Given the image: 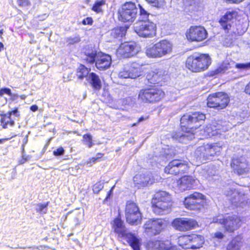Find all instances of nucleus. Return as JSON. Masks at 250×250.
Wrapping results in <instances>:
<instances>
[{"instance_id":"dca6fc26","label":"nucleus","mask_w":250,"mask_h":250,"mask_svg":"<svg viewBox=\"0 0 250 250\" xmlns=\"http://www.w3.org/2000/svg\"><path fill=\"white\" fill-rule=\"evenodd\" d=\"M205 196L195 192L185 198L184 205L186 208L190 210H199L203 206Z\"/></svg>"},{"instance_id":"79ce46f5","label":"nucleus","mask_w":250,"mask_h":250,"mask_svg":"<svg viewBox=\"0 0 250 250\" xmlns=\"http://www.w3.org/2000/svg\"><path fill=\"white\" fill-rule=\"evenodd\" d=\"M47 205V204H42L38 205L37 208L36 209L37 211L40 213H46Z\"/></svg>"},{"instance_id":"ddd939ff","label":"nucleus","mask_w":250,"mask_h":250,"mask_svg":"<svg viewBox=\"0 0 250 250\" xmlns=\"http://www.w3.org/2000/svg\"><path fill=\"white\" fill-rule=\"evenodd\" d=\"M221 149V147L217 145L206 144L198 147L195 150V154L200 158L203 157L210 160L212 156L219 155Z\"/></svg>"},{"instance_id":"7c9ffc66","label":"nucleus","mask_w":250,"mask_h":250,"mask_svg":"<svg viewBox=\"0 0 250 250\" xmlns=\"http://www.w3.org/2000/svg\"><path fill=\"white\" fill-rule=\"evenodd\" d=\"M154 246L157 250H180L176 246H173L169 241H157L154 242Z\"/></svg>"},{"instance_id":"f257e3e1","label":"nucleus","mask_w":250,"mask_h":250,"mask_svg":"<svg viewBox=\"0 0 250 250\" xmlns=\"http://www.w3.org/2000/svg\"><path fill=\"white\" fill-rule=\"evenodd\" d=\"M205 118V114L198 112L183 115L181 118L182 132L176 133L173 135L172 138L183 143H186V140H192L194 138L195 130L201 125L200 122Z\"/></svg>"},{"instance_id":"864d4df0","label":"nucleus","mask_w":250,"mask_h":250,"mask_svg":"<svg viewBox=\"0 0 250 250\" xmlns=\"http://www.w3.org/2000/svg\"><path fill=\"white\" fill-rule=\"evenodd\" d=\"M214 236H215V237H216L217 238L222 239L223 238L224 235L222 233H221L220 232H217L214 234Z\"/></svg>"},{"instance_id":"423d86ee","label":"nucleus","mask_w":250,"mask_h":250,"mask_svg":"<svg viewBox=\"0 0 250 250\" xmlns=\"http://www.w3.org/2000/svg\"><path fill=\"white\" fill-rule=\"evenodd\" d=\"M212 222L223 225L225 230L230 232L237 230L241 225L240 218L235 214L226 216L218 215L213 217Z\"/></svg>"},{"instance_id":"5fc2aeb1","label":"nucleus","mask_w":250,"mask_h":250,"mask_svg":"<svg viewBox=\"0 0 250 250\" xmlns=\"http://www.w3.org/2000/svg\"><path fill=\"white\" fill-rule=\"evenodd\" d=\"M147 117H146V118H144V117H140L139 119H138V121L137 122V123H134L133 124L132 126H135V125H138L139 123H140V122H143V121L146 120L147 119Z\"/></svg>"},{"instance_id":"a19ab883","label":"nucleus","mask_w":250,"mask_h":250,"mask_svg":"<svg viewBox=\"0 0 250 250\" xmlns=\"http://www.w3.org/2000/svg\"><path fill=\"white\" fill-rule=\"evenodd\" d=\"M148 2L152 4V5L157 7H161L163 6L165 0H146Z\"/></svg>"},{"instance_id":"0e129e2a","label":"nucleus","mask_w":250,"mask_h":250,"mask_svg":"<svg viewBox=\"0 0 250 250\" xmlns=\"http://www.w3.org/2000/svg\"><path fill=\"white\" fill-rule=\"evenodd\" d=\"M112 189H111L109 191V194H108V195L107 196L106 198H107L108 197V196H109L110 194L112 192Z\"/></svg>"},{"instance_id":"338daca9","label":"nucleus","mask_w":250,"mask_h":250,"mask_svg":"<svg viewBox=\"0 0 250 250\" xmlns=\"http://www.w3.org/2000/svg\"><path fill=\"white\" fill-rule=\"evenodd\" d=\"M76 220H77V222H78L79 220H78V218L77 217L76 218Z\"/></svg>"},{"instance_id":"1a4fd4ad","label":"nucleus","mask_w":250,"mask_h":250,"mask_svg":"<svg viewBox=\"0 0 250 250\" xmlns=\"http://www.w3.org/2000/svg\"><path fill=\"white\" fill-rule=\"evenodd\" d=\"M138 9L135 3L127 2L118 10L119 20L123 22H132L136 19Z\"/></svg>"},{"instance_id":"2eb2a0df","label":"nucleus","mask_w":250,"mask_h":250,"mask_svg":"<svg viewBox=\"0 0 250 250\" xmlns=\"http://www.w3.org/2000/svg\"><path fill=\"white\" fill-rule=\"evenodd\" d=\"M224 194L232 202L248 204V199H246V193L242 188H237L232 187L227 188Z\"/></svg>"},{"instance_id":"412c9836","label":"nucleus","mask_w":250,"mask_h":250,"mask_svg":"<svg viewBox=\"0 0 250 250\" xmlns=\"http://www.w3.org/2000/svg\"><path fill=\"white\" fill-rule=\"evenodd\" d=\"M164 225V221L161 219H150L144 225L146 232L150 235H156L161 232Z\"/></svg>"},{"instance_id":"20e7f679","label":"nucleus","mask_w":250,"mask_h":250,"mask_svg":"<svg viewBox=\"0 0 250 250\" xmlns=\"http://www.w3.org/2000/svg\"><path fill=\"white\" fill-rule=\"evenodd\" d=\"M172 51V44L168 41L163 40L146 49V54L149 58H160L169 55Z\"/></svg>"},{"instance_id":"de8ad7c7","label":"nucleus","mask_w":250,"mask_h":250,"mask_svg":"<svg viewBox=\"0 0 250 250\" xmlns=\"http://www.w3.org/2000/svg\"><path fill=\"white\" fill-rule=\"evenodd\" d=\"M12 115L15 116L17 117H20V114L19 113L18 108H15L13 110L9 112L7 114V115H9V116H11Z\"/></svg>"},{"instance_id":"49530a36","label":"nucleus","mask_w":250,"mask_h":250,"mask_svg":"<svg viewBox=\"0 0 250 250\" xmlns=\"http://www.w3.org/2000/svg\"><path fill=\"white\" fill-rule=\"evenodd\" d=\"M4 94H7L9 96H11L12 95L11 90L8 88H4L0 89V96H2Z\"/></svg>"},{"instance_id":"13d9d810","label":"nucleus","mask_w":250,"mask_h":250,"mask_svg":"<svg viewBox=\"0 0 250 250\" xmlns=\"http://www.w3.org/2000/svg\"><path fill=\"white\" fill-rule=\"evenodd\" d=\"M38 107L37 105H32L31 107H30V109L32 111H36L38 110Z\"/></svg>"},{"instance_id":"473e14b6","label":"nucleus","mask_w":250,"mask_h":250,"mask_svg":"<svg viewBox=\"0 0 250 250\" xmlns=\"http://www.w3.org/2000/svg\"><path fill=\"white\" fill-rule=\"evenodd\" d=\"M126 33V29L124 27H117L111 30L109 34L112 39L121 38L124 36Z\"/></svg>"},{"instance_id":"69168bd1","label":"nucleus","mask_w":250,"mask_h":250,"mask_svg":"<svg viewBox=\"0 0 250 250\" xmlns=\"http://www.w3.org/2000/svg\"><path fill=\"white\" fill-rule=\"evenodd\" d=\"M248 8H249V14H250V4L248 6Z\"/></svg>"},{"instance_id":"3c124183","label":"nucleus","mask_w":250,"mask_h":250,"mask_svg":"<svg viewBox=\"0 0 250 250\" xmlns=\"http://www.w3.org/2000/svg\"><path fill=\"white\" fill-rule=\"evenodd\" d=\"M28 142V136L26 135L23 139L22 145V152H24V146Z\"/></svg>"},{"instance_id":"b1692460","label":"nucleus","mask_w":250,"mask_h":250,"mask_svg":"<svg viewBox=\"0 0 250 250\" xmlns=\"http://www.w3.org/2000/svg\"><path fill=\"white\" fill-rule=\"evenodd\" d=\"M140 73L139 68L135 67L134 64L126 65L119 72L118 76L123 79H135L140 75Z\"/></svg>"},{"instance_id":"72a5a7b5","label":"nucleus","mask_w":250,"mask_h":250,"mask_svg":"<svg viewBox=\"0 0 250 250\" xmlns=\"http://www.w3.org/2000/svg\"><path fill=\"white\" fill-rule=\"evenodd\" d=\"M153 200L162 202L166 201L167 202H170L171 197L170 195L166 191H161L157 192L155 195Z\"/></svg>"},{"instance_id":"f03ea898","label":"nucleus","mask_w":250,"mask_h":250,"mask_svg":"<svg viewBox=\"0 0 250 250\" xmlns=\"http://www.w3.org/2000/svg\"><path fill=\"white\" fill-rule=\"evenodd\" d=\"M211 63V60L208 54L195 53L187 58L186 66L192 72H199L207 69Z\"/></svg>"},{"instance_id":"f3484780","label":"nucleus","mask_w":250,"mask_h":250,"mask_svg":"<svg viewBox=\"0 0 250 250\" xmlns=\"http://www.w3.org/2000/svg\"><path fill=\"white\" fill-rule=\"evenodd\" d=\"M165 173L177 175L183 173L188 170L187 161L175 159L170 161L165 168Z\"/></svg>"},{"instance_id":"6ab92c4d","label":"nucleus","mask_w":250,"mask_h":250,"mask_svg":"<svg viewBox=\"0 0 250 250\" xmlns=\"http://www.w3.org/2000/svg\"><path fill=\"white\" fill-rule=\"evenodd\" d=\"M172 225L179 231H185L194 229L197 225V222L191 218H178L173 221Z\"/></svg>"},{"instance_id":"2f4dec72","label":"nucleus","mask_w":250,"mask_h":250,"mask_svg":"<svg viewBox=\"0 0 250 250\" xmlns=\"http://www.w3.org/2000/svg\"><path fill=\"white\" fill-rule=\"evenodd\" d=\"M242 243V238L240 236H237L229 243L227 250H240Z\"/></svg>"},{"instance_id":"09e8293b","label":"nucleus","mask_w":250,"mask_h":250,"mask_svg":"<svg viewBox=\"0 0 250 250\" xmlns=\"http://www.w3.org/2000/svg\"><path fill=\"white\" fill-rule=\"evenodd\" d=\"M93 22V20L91 18L87 17L86 19H84L82 23L83 25H91Z\"/></svg>"},{"instance_id":"7ed1b4c3","label":"nucleus","mask_w":250,"mask_h":250,"mask_svg":"<svg viewBox=\"0 0 250 250\" xmlns=\"http://www.w3.org/2000/svg\"><path fill=\"white\" fill-rule=\"evenodd\" d=\"M112 228L114 232L119 236L125 237L133 250H140V240L134 234L129 232L126 228L124 222L120 218H116L113 221Z\"/></svg>"},{"instance_id":"680f3d73","label":"nucleus","mask_w":250,"mask_h":250,"mask_svg":"<svg viewBox=\"0 0 250 250\" xmlns=\"http://www.w3.org/2000/svg\"><path fill=\"white\" fill-rule=\"evenodd\" d=\"M232 42V40H231L229 42H225V45L227 46H229Z\"/></svg>"},{"instance_id":"603ef678","label":"nucleus","mask_w":250,"mask_h":250,"mask_svg":"<svg viewBox=\"0 0 250 250\" xmlns=\"http://www.w3.org/2000/svg\"><path fill=\"white\" fill-rule=\"evenodd\" d=\"M245 92L246 94L250 95V82L245 86Z\"/></svg>"},{"instance_id":"4468645a","label":"nucleus","mask_w":250,"mask_h":250,"mask_svg":"<svg viewBox=\"0 0 250 250\" xmlns=\"http://www.w3.org/2000/svg\"><path fill=\"white\" fill-rule=\"evenodd\" d=\"M231 128L229 123L227 122H212L211 124L207 125L205 132L209 137H212L228 131Z\"/></svg>"},{"instance_id":"e2e57ef3","label":"nucleus","mask_w":250,"mask_h":250,"mask_svg":"<svg viewBox=\"0 0 250 250\" xmlns=\"http://www.w3.org/2000/svg\"><path fill=\"white\" fill-rule=\"evenodd\" d=\"M3 33V29H0V37H1V35Z\"/></svg>"},{"instance_id":"c03bdc74","label":"nucleus","mask_w":250,"mask_h":250,"mask_svg":"<svg viewBox=\"0 0 250 250\" xmlns=\"http://www.w3.org/2000/svg\"><path fill=\"white\" fill-rule=\"evenodd\" d=\"M64 152V149L62 147H60L53 151V154L56 156H59L62 155Z\"/></svg>"},{"instance_id":"58836bf2","label":"nucleus","mask_w":250,"mask_h":250,"mask_svg":"<svg viewBox=\"0 0 250 250\" xmlns=\"http://www.w3.org/2000/svg\"><path fill=\"white\" fill-rule=\"evenodd\" d=\"M83 142L84 144L87 145L88 147H91L93 145L92 136L90 134H85L83 136Z\"/></svg>"},{"instance_id":"9d476101","label":"nucleus","mask_w":250,"mask_h":250,"mask_svg":"<svg viewBox=\"0 0 250 250\" xmlns=\"http://www.w3.org/2000/svg\"><path fill=\"white\" fill-rule=\"evenodd\" d=\"M134 30L140 37L152 38L156 34V26L150 21H141L136 24Z\"/></svg>"},{"instance_id":"774afa93","label":"nucleus","mask_w":250,"mask_h":250,"mask_svg":"<svg viewBox=\"0 0 250 250\" xmlns=\"http://www.w3.org/2000/svg\"><path fill=\"white\" fill-rule=\"evenodd\" d=\"M2 143V141L0 139V144Z\"/></svg>"},{"instance_id":"bf43d9fd","label":"nucleus","mask_w":250,"mask_h":250,"mask_svg":"<svg viewBox=\"0 0 250 250\" xmlns=\"http://www.w3.org/2000/svg\"><path fill=\"white\" fill-rule=\"evenodd\" d=\"M16 173L17 172H16V171L15 170L13 171V175L12 176V179H14L15 178V176L16 175Z\"/></svg>"},{"instance_id":"f8f14e48","label":"nucleus","mask_w":250,"mask_h":250,"mask_svg":"<svg viewBox=\"0 0 250 250\" xmlns=\"http://www.w3.org/2000/svg\"><path fill=\"white\" fill-rule=\"evenodd\" d=\"M126 221L131 225H138L141 222L142 215L137 205L133 202H127L125 208Z\"/></svg>"},{"instance_id":"5701e85b","label":"nucleus","mask_w":250,"mask_h":250,"mask_svg":"<svg viewBox=\"0 0 250 250\" xmlns=\"http://www.w3.org/2000/svg\"><path fill=\"white\" fill-rule=\"evenodd\" d=\"M233 65L235 68L241 70H246L250 69V62L235 64L234 62H232L230 63L226 62H224L218 68H216L214 71H213V75L224 73L226 70L233 67Z\"/></svg>"},{"instance_id":"c9c22d12","label":"nucleus","mask_w":250,"mask_h":250,"mask_svg":"<svg viewBox=\"0 0 250 250\" xmlns=\"http://www.w3.org/2000/svg\"><path fill=\"white\" fill-rule=\"evenodd\" d=\"M140 6V17L139 21H149L148 19L149 14L141 6Z\"/></svg>"},{"instance_id":"39448f33","label":"nucleus","mask_w":250,"mask_h":250,"mask_svg":"<svg viewBox=\"0 0 250 250\" xmlns=\"http://www.w3.org/2000/svg\"><path fill=\"white\" fill-rule=\"evenodd\" d=\"M85 56L84 60L89 63L95 62L96 67L100 70L108 69L111 63V56L101 52L97 53L92 51L90 53H85Z\"/></svg>"},{"instance_id":"aec40b11","label":"nucleus","mask_w":250,"mask_h":250,"mask_svg":"<svg viewBox=\"0 0 250 250\" xmlns=\"http://www.w3.org/2000/svg\"><path fill=\"white\" fill-rule=\"evenodd\" d=\"M231 167L239 175L248 173L250 171V166L245 158H233L231 163Z\"/></svg>"},{"instance_id":"cd10ccee","label":"nucleus","mask_w":250,"mask_h":250,"mask_svg":"<svg viewBox=\"0 0 250 250\" xmlns=\"http://www.w3.org/2000/svg\"><path fill=\"white\" fill-rule=\"evenodd\" d=\"M152 208L154 212L158 215H162L168 212V209L171 206V202L166 201H159L156 200H152Z\"/></svg>"},{"instance_id":"4d7b16f0","label":"nucleus","mask_w":250,"mask_h":250,"mask_svg":"<svg viewBox=\"0 0 250 250\" xmlns=\"http://www.w3.org/2000/svg\"><path fill=\"white\" fill-rule=\"evenodd\" d=\"M24 152H22V158L19 162L20 164H22L24 163L27 160L26 159L24 158Z\"/></svg>"},{"instance_id":"ea45409f","label":"nucleus","mask_w":250,"mask_h":250,"mask_svg":"<svg viewBox=\"0 0 250 250\" xmlns=\"http://www.w3.org/2000/svg\"><path fill=\"white\" fill-rule=\"evenodd\" d=\"M11 116H9V115H8V117L7 118H4L2 120V124H3V127L5 128H7L8 125H10V126H12L14 125V121L12 120L10 118Z\"/></svg>"},{"instance_id":"f704fd0d","label":"nucleus","mask_w":250,"mask_h":250,"mask_svg":"<svg viewBox=\"0 0 250 250\" xmlns=\"http://www.w3.org/2000/svg\"><path fill=\"white\" fill-rule=\"evenodd\" d=\"M179 245L184 249H190L189 235L181 236L178 238Z\"/></svg>"},{"instance_id":"9b49d317","label":"nucleus","mask_w":250,"mask_h":250,"mask_svg":"<svg viewBox=\"0 0 250 250\" xmlns=\"http://www.w3.org/2000/svg\"><path fill=\"white\" fill-rule=\"evenodd\" d=\"M229 102L227 94L224 92H218L210 95L207 99V105L209 107L223 109Z\"/></svg>"},{"instance_id":"4be33fe9","label":"nucleus","mask_w":250,"mask_h":250,"mask_svg":"<svg viewBox=\"0 0 250 250\" xmlns=\"http://www.w3.org/2000/svg\"><path fill=\"white\" fill-rule=\"evenodd\" d=\"M137 52L134 42H125L122 43L117 50V53L124 58H129L134 55Z\"/></svg>"},{"instance_id":"0eeeda50","label":"nucleus","mask_w":250,"mask_h":250,"mask_svg":"<svg viewBox=\"0 0 250 250\" xmlns=\"http://www.w3.org/2000/svg\"><path fill=\"white\" fill-rule=\"evenodd\" d=\"M90 71V69L87 68L83 65H80L77 69L76 75L80 80L86 78L94 90H99L102 87L101 80L99 76L95 73H89Z\"/></svg>"},{"instance_id":"37998d69","label":"nucleus","mask_w":250,"mask_h":250,"mask_svg":"<svg viewBox=\"0 0 250 250\" xmlns=\"http://www.w3.org/2000/svg\"><path fill=\"white\" fill-rule=\"evenodd\" d=\"M103 184L100 182L96 183L93 187V190L94 193H98L103 188Z\"/></svg>"},{"instance_id":"6e6d98bb","label":"nucleus","mask_w":250,"mask_h":250,"mask_svg":"<svg viewBox=\"0 0 250 250\" xmlns=\"http://www.w3.org/2000/svg\"><path fill=\"white\" fill-rule=\"evenodd\" d=\"M230 3H239L243 1L244 0H226Z\"/></svg>"},{"instance_id":"c85d7f7f","label":"nucleus","mask_w":250,"mask_h":250,"mask_svg":"<svg viewBox=\"0 0 250 250\" xmlns=\"http://www.w3.org/2000/svg\"><path fill=\"white\" fill-rule=\"evenodd\" d=\"M237 13L235 11H228L220 20L219 22L222 28L226 31L229 30L231 27L232 21L236 17Z\"/></svg>"},{"instance_id":"c756f323","label":"nucleus","mask_w":250,"mask_h":250,"mask_svg":"<svg viewBox=\"0 0 250 250\" xmlns=\"http://www.w3.org/2000/svg\"><path fill=\"white\" fill-rule=\"evenodd\" d=\"M190 236V249H197L201 248L204 243V237L200 235L191 234Z\"/></svg>"},{"instance_id":"393cba45","label":"nucleus","mask_w":250,"mask_h":250,"mask_svg":"<svg viewBox=\"0 0 250 250\" xmlns=\"http://www.w3.org/2000/svg\"><path fill=\"white\" fill-rule=\"evenodd\" d=\"M167 72L162 69H155L148 72L146 79L150 83H158L166 79Z\"/></svg>"},{"instance_id":"052dcab7","label":"nucleus","mask_w":250,"mask_h":250,"mask_svg":"<svg viewBox=\"0 0 250 250\" xmlns=\"http://www.w3.org/2000/svg\"><path fill=\"white\" fill-rule=\"evenodd\" d=\"M4 48V45L2 43L0 42V51H1Z\"/></svg>"},{"instance_id":"bb28decb","label":"nucleus","mask_w":250,"mask_h":250,"mask_svg":"<svg viewBox=\"0 0 250 250\" xmlns=\"http://www.w3.org/2000/svg\"><path fill=\"white\" fill-rule=\"evenodd\" d=\"M196 180L190 176H184L177 181V186L181 191L190 189L194 187Z\"/></svg>"},{"instance_id":"a211bd4d","label":"nucleus","mask_w":250,"mask_h":250,"mask_svg":"<svg viewBox=\"0 0 250 250\" xmlns=\"http://www.w3.org/2000/svg\"><path fill=\"white\" fill-rule=\"evenodd\" d=\"M207 32L201 26H192L187 31L186 36L188 40L191 42H201L207 37Z\"/></svg>"},{"instance_id":"6e6552de","label":"nucleus","mask_w":250,"mask_h":250,"mask_svg":"<svg viewBox=\"0 0 250 250\" xmlns=\"http://www.w3.org/2000/svg\"><path fill=\"white\" fill-rule=\"evenodd\" d=\"M164 95L162 89L151 87L141 90L138 94V98L145 103H153L160 101Z\"/></svg>"},{"instance_id":"e433bc0d","label":"nucleus","mask_w":250,"mask_h":250,"mask_svg":"<svg viewBox=\"0 0 250 250\" xmlns=\"http://www.w3.org/2000/svg\"><path fill=\"white\" fill-rule=\"evenodd\" d=\"M105 4L104 0L97 1L93 5L92 9L96 13L102 12V6Z\"/></svg>"},{"instance_id":"8fccbe9b","label":"nucleus","mask_w":250,"mask_h":250,"mask_svg":"<svg viewBox=\"0 0 250 250\" xmlns=\"http://www.w3.org/2000/svg\"><path fill=\"white\" fill-rule=\"evenodd\" d=\"M103 156V154L102 153H98L97 154V156L96 157H93L91 161L93 162V163H95L97 161H100V159L101 158H102Z\"/></svg>"},{"instance_id":"4c0bfd02","label":"nucleus","mask_w":250,"mask_h":250,"mask_svg":"<svg viewBox=\"0 0 250 250\" xmlns=\"http://www.w3.org/2000/svg\"><path fill=\"white\" fill-rule=\"evenodd\" d=\"M81 41L79 36H75L68 37L66 39V42L68 45H72L79 42Z\"/></svg>"},{"instance_id":"a878e982","label":"nucleus","mask_w":250,"mask_h":250,"mask_svg":"<svg viewBox=\"0 0 250 250\" xmlns=\"http://www.w3.org/2000/svg\"><path fill=\"white\" fill-rule=\"evenodd\" d=\"M133 181L135 185L140 188L151 184L153 180L151 178V174L149 172H146L136 174L133 178Z\"/></svg>"},{"instance_id":"a18cd8bd","label":"nucleus","mask_w":250,"mask_h":250,"mask_svg":"<svg viewBox=\"0 0 250 250\" xmlns=\"http://www.w3.org/2000/svg\"><path fill=\"white\" fill-rule=\"evenodd\" d=\"M18 4L21 6H28L31 5L30 2L28 0H18Z\"/></svg>"}]
</instances>
